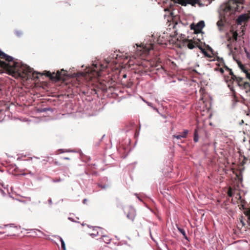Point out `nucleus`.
I'll use <instances>...</instances> for the list:
<instances>
[{"instance_id": "nucleus-1", "label": "nucleus", "mask_w": 250, "mask_h": 250, "mask_svg": "<svg viewBox=\"0 0 250 250\" xmlns=\"http://www.w3.org/2000/svg\"><path fill=\"white\" fill-rule=\"evenodd\" d=\"M8 62V64H5L8 73L9 75L15 78L20 77H24V75L29 76L30 74L33 75L35 73L39 74L34 72L32 68L26 64L21 62H16L13 61V58L8 55L3 59Z\"/></svg>"}, {"instance_id": "nucleus-2", "label": "nucleus", "mask_w": 250, "mask_h": 250, "mask_svg": "<svg viewBox=\"0 0 250 250\" xmlns=\"http://www.w3.org/2000/svg\"><path fill=\"white\" fill-rule=\"evenodd\" d=\"M106 67H107V65L105 66L98 61H95L93 62L92 66L86 68L84 72L78 73L76 74V76H82L87 81H90L93 78L101 76V71Z\"/></svg>"}, {"instance_id": "nucleus-3", "label": "nucleus", "mask_w": 250, "mask_h": 250, "mask_svg": "<svg viewBox=\"0 0 250 250\" xmlns=\"http://www.w3.org/2000/svg\"><path fill=\"white\" fill-rule=\"evenodd\" d=\"M244 1L245 0H229L227 3L221 6L220 15L225 20H227L229 16L238 10V3L243 4Z\"/></svg>"}, {"instance_id": "nucleus-4", "label": "nucleus", "mask_w": 250, "mask_h": 250, "mask_svg": "<svg viewBox=\"0 0 250 250\" xmlns=\"http://www.w3.org/2000/svg\"><path fill=\"white\" fill-rule=\"evenodd\" d=\"M139 48L136 50L137 55L142 56L144 54L146 55L150 50L154 48V44L151 42L148 44H142V45L139 46Z\"/></svg>"}, {"instance_id": "nucleus-5", "label": "nucleus", "mask_w": 250, "mask_h": 250, "mask_svg": "<svg viewBox=\"0 0 250 250\" xmlns=\"http://www.w3.org/2000/svg\"><path fill=\"white\" fill-rule=\"evenodd\" d=\"M205 26V22L203 21H201L198 22L196 25H191V29L194 30L196 33H199L201 32L202 29Z\"/></svg>"}, {"instance_id": "nucleus-6", "label": "nucleus", "mask_w": 250, "mask_h": 250, "mask_svg": "<svg viewBox=\"0 0 250 250\" xmlns=\"http://www.w3.org/2000/svg\"><path fill=\"white\" fill-rule=\"evenodd\" d=\"M46 75L52 79L61 80L62 79V74L60 72L58 71L56 74L51 73L49 72H46Z\"/></svg>"}, {"instance_id": "nucleus-7", "label": "nucleus", "mask_w": 250, "mask_h": 250, "mask_svg": "<svg viewBox=\"0 0 250 250\" xmlns=\"http://www.w3.org/2000/svg\"><path fill=\"white\" fill-rule=\"evenodd\" d=\"M128 219L133 221L136 216V211L135 209L132 207H129L128 209V212L126 215Z\"/></svg>"}, {"instance_id": "nucleus-8", "label": "nucleus", "mask_w": 250, "mask_h": 250, "mask_svg": "<svg viewBox=\"0 0 250 250\" xmlns=\"http://www.w3.org/2000/svg\"><path fill=\"white\" fill-rule=\"evenodd\" d=\"M198 0H178L179 3L183 6L187 4L194 5L198 2Z\"/></svg>"}, {"instance_id": "nucleus-9", "label": "nucleus", "mask_w": 250, "mask_h": 250, "mask_svg": "<svg viewBox=\"0 0 250 250\" xmlns=\"http://www.w3.org/2000/svg\"><path fill=\"white\" fill-rule=\"evenodd\" d=\"M188 133V130H185L184 131L178 135H173V137L177 139H181V138H186L187 136V134Z\"/></svg>"}, {"instance_id": "nucleus-10", "label": "nucleus", "mask_w": 250, "mask_h": 250, "mask_svg": "<svg viewBox=\"0 0 250 250\" xmlns=\"http://www.w3.org/2000/svg\"><path fill=\"white\" fill-rule=\"evenodd\" d=\"M229 70L230 71L229 74L231 76V78L233 79L234 80H236L237 84L240 86L241 85V82L242 81V79L241 78H237L236 76H235L232 71L229 69Z\"/></svg>"}, {"instance_id": "nucleus-11", "label": "nucleus", "mask_w": 250, "mask_h": 250, "mask_svg": "<svg viewBox=\"0 0 250 250\" xmlns=\"http://www.w3.org/2000/svg\"><path fill=\"white\" fill-rule=\"evenodd\" d=\"M247 20V17L246 15H241L238 17L237 19V23L239 24H241V23L243 21H245Z\"/></svg>"}, {"instance_id": "nucleus-12", "label": "nucleus", "mask_w": 250, "mask_h": 250, "mask_svg": "<svg viewBox=\"0 0 250 250\" xmlns=\"http://www.w3.org/2000/svg\"><path fill=\"white\" fill-rule=\"evenodd\" d=\"M185 45L187 46L190 49H192L195 47V44L189 40H187L185 42Z\"/></svg>"}, {"instance_id": "nucleus-13", "label": "nucleus", "mask_w": 250, "mask_h": 250, "mask_svg": "<svg viewBox=\"0 0 250 250\" xmlns=\"http://www.w3.org/2000/svg\"><path fill=\"white\" fill-rule=\"evenodd\" d=\"M55 237L58 238L60 240V241H61V246H62V249H63V250H66L65 244L64 241H63L62 238L61 237L58 236V235H56Z\"/></svg>"}, {"instance_id": "nucleus-14", "label": "nucleus", "mask_w": 250, "mask_h": 250, "mask_svg": "<svg viewBox=\"0 0 250 250\" xmlns=\"http://www.w3.org/2000/svg\"><path fill=\"white\" fill-rule=\"evenodd\" d=\"M243 85L246 92H250V84L248 82H245Z\"/></svg>"}, {"instance_id": "nucleus-15", "label": "nucleus", "mask_w": 250, "mask_h": 250, "mask_svg": "<svg viewBox=\"0 0 250 250\" xmlns=\"http://www.w3.org/2000/svg\"><path fill=\"white\" fill-rule=\"evenodd\" d=\"M100 228H98V227H95L94 229H93V230L94 231H96V232H94V233H90V235L92 237H96L98 235H99V231H97V229H99Z\"/></svg>"}, {"instance_id": "nucleus-16", "label": "nucleus", "mask_w": 250, "mask_h": 250, "mask_svg": "<svg viewBox=\"0 0 250 250\" xmlns=\"http://www.w3.org/2000/svg\"><path fill=\"white\" fill-rule=\"evenodd\" d=\"M103 241L106 244H109L110 242V239L108 236L103 235Z\"/></svg>"}, {"instance_id": "nucleus-17", "label": "nucleus", "mask_w": 250, "mask_h": 250, "mask_svg": "<svg viewBox=\"0 0 250 250\" xmlns=\"http://www.w3.org/2000/svg\"><path fill=\"white\" fill-rule=\"evenodd\" d=\"M161 38H163V37H161V36H159V38L156 41H155L154 40L153 41V42H157V43L158 44H166V42L165 41H163L162 40H161Z\"/></svg>"}, {"instance_id": "nucleus-18", "label": "nucleus", "mask_w": 250, "mask_h": 250, "mask_svg": "<svg viewBox=\"0 0 250 250\" xmlns=\"http://www.w3.org/2000/svg\"><path fill=\"white\" fill-rule=\"evenodd\" d=\"M178 230L179 231V232H180L182 234V235H183V236L184 237V238L185 239H188L187 236L186 234V232L183 229H182L181 228H178Z\"/></svg>"}, {"instance_id": "nucleus-19", "label": "nucleus", "mask_w": 250, "mask_h": 250, "mask_svg": "<svg viewBox=\"0 0 250 250\" xmlns=\"http://www.w3.org/2000/svg\"><path fill=\"white\" fill-rule=\"evenodd\" d=\"M199 139V136L198 134L197 131L196 130H195L194 133V137H193V140L195 142H197L198 141Z\"/></svg>"}, {"instance_id": "nucleus-20", "label": "nucleus", "mask_w": 250, "mask_h": 250, "mask_svg": "<svg viewBox=\"0 0 250 250\" xmlns=\"http://www.w3.org/2000/svg\"><path fill=\"white\" fill-rule=\"evenodd\" d=\"M227 48L229 50V55H231L233 54V51L231 45L229 43L227 44Z\"/></svg>"}, {"instance_id": "nucleus-21", "label": "nucleus", "mask_w": 250, "mask_h": 250, "mask_svg": "<svg viewBox=\"0 0 250 250\" xmlns=\"http://www.w3.org/2000/svg\"><path fill=\"white\" fill-rule=\"evenodd\" d=\"M6 55H7V54H6L2 51L0 50V58L4 59L6 56Z\"/></svg>"}, {"instance_id": "nucleus-22", "label": "nucleus", "mask_w": 250, "mask_h": 250, "mask_svg": "<svg viewBox=\"0 0 250 250\" xmlns=\"http://www.w3.org/2000/svg\"><path fill=\"white\" fill-rule=\"evenodd\" d=\"M238 36V34L237 33V32H233V38L234 41L236 42L237 41Z\"/></svg>"}, {"instance_id": "nucleus-23", "label": "nucleus", "mask_w": 250, "mask_h": 250, "mask_svg": "<svg viewBox=\"0 0 250 250\" xmlns=\"http://www.w3.org/2000/svg\"><path fill=\"white\" fill-rule=\"evenodd\" d=\"M15 34L19 37L22 35V32L21 31L16 30L15 32Z\"/></svg>"}, {"instance_id": "nucleus-24", "label": "nucleus", "mask_w": 250, "mask_h": 250, "mask_svg": "<svg viewBox=\"0 0 250 250\" xmlns=\"http://www.w3.org/2000/svg\"><path fill=\"white\" fill-rule=\"evenodd\" d=\"M199 48L201 50V51L206 56L208 57V53L207 52V51L203 48H202V47H199Z\"/></svg>"}, {"instance_id": "nucleus-25", "label": "nucleus", "mask_w": 250, "mask_h": 250, "mask_svg": "<svg viewBox=\"0 0 250 250\" xmlns=\"http://www.w3.org/2000/svg\"><path fill=\"white\" fill-rule=\"evenodd\" d=\"M244 72L246 73L247 78L250 80V73H249L247 71L244 70Z\"/></svg>"}, {"instance_id": "nucleus-26", "label": "nucleus", "mask_w": 250, "mask_h": 250, "mask_svg": "<svg viewBox=\"0 0 250 250\" xmlns=\"http://www.w3.org/2000/svg\"><path fill=\"white\" fill-rule=\"evenodd\" d=\"M143 101L144 102H145L149 106H150V107H152V104L150 103V102H147L145 100L143 99Z\"/></svg>"}, {"instance_id": "nucleus-27", "label": "nucleus", "mask_w": 250, "mask_h": 250, "mask_svg": "<svg viewBox=\"0 0 250 250\" xmlns=\"http://www.w3.org/2000/svg\"><path fill=\"white\" fill-rule=\"evenodd\" d=\"M61 181H62V180L60 178V179H56L53 180V182L54 183H56V182H60Z\"/></svg>"}, {"instance_id": "nucleus-28", "label": "nucleus", "mask_w": 250, "mask_h": 250, "mask_svg": "<svg viewBox=\"0 0 250 250\" xmlns=\"http://www.w3.org/2000/svg\"><path fill=\"white\" fill-rule=\"evenodd\" d=\"M105 61L107 64H109L111 62V60H109L108 59H107L105 60Z\"/></svg>"}, {"instance_id": "nucleus-29", "label": "nucleus", "mask_w": 250, "mask_h": 250, "mask_svg": "<svg viewBox=\"0 0 250 250\" xmlns=\"http://www.w3.org/2000/svg\"><path fill=\"white\" fill-rule=\"evenodd\" d=\"M61 151V153H63V152H74V151L73 150H66L65 151H63L61 149L60 150Z\"/></svg>"}, {"instance_id": "nucleus-30", "label": "nucleus", "mask_w": 250, "mask_h": 250, "mask_svg": "<svg viewBox=\"0 0 250 250\" xmlns=\"http://www.w3.org/2000/svg\"><path fill=\"white\" fill-rule=\"evenodd\" d=\"M247 215H248L249 218L250 219V209L247 211Z\"/></svg>"}, {"instance_id": "nucleus-31", "label": "nucleus", "mask_w": 250, "mask_h": 250, "mask_svg": "<svg viewBox=\"0 0 250 250\" xmlns=\"http://www.w3.org/2000/svg\"><path fill=\"white\" fill-rule=\"evenodd\" d=\"M222 21H219L217 22V25L218 26H222Z\"/></svg>"}, {"instance_id": "nucleus-32", "label": "nucleus", "mask_w": 250, "mask_h": 250, "mask_svg": "<svg viewBox=\"0 0 250 250\" xmlns=\"http://www.w3.org/2000/svg\"><path fill=\"white\" fill-rule=\"evenodd\" d=\"M0 192H1V194H2L3 196H4L5 195H6V193L4 191V190H2V189H0Z\"/></svg>"}, {"instance_id": "nucleus-33", "label": "nucleus", "mask_w": 250, "mask_h": 250, "mask_svg": "<svg viewBox=\"0 0 250 250\" xmlns=\"http://www.w3.org/2000/svg\"><path fill=\"white\" fill-rule=\"evenodd\" d=\"M154 110H156L157 112H159V110L158 109L156 108V107H155L154 106H152V107H151Z\"/></svg>"}, {"instance_id": "nucleus-34", "label": "nucleus", "mask_w": 250, "mask_h": 250, "mask_svg": "<svg viewBox=\"0 0 250 250\" xmlns=\"http://www.w3.org/2000/svg\"><path fill=\"white\" fill-rule=\"evenodd\" d=\"M228 195L230 197L232 196V194L231 193V191L230 190H229V192H228Z\"/></svg>"}, {"instance_id": "nucleus-35", "label": "nucleus", "mask_w": 250, "mask_h": 250, "mask_svg": "<svg viewBox=\"0 0 250 250\" xmlns=\"http://www.w3.org/2000/svg\"><path fill=\"white\" fill-rule=\"evenodd\" d=\"M48 203L50 205L52 204V200L51 199L48 200Z\"/></svg>"}, {"instance_id": "nucleus-36", "label": "nucleus", "mask_w": 250, "mask_h": 250, "mask_svg": "<svg viewBox=\"0 0 250 250\" xmlns=\"http://www.w3.org/2000/svg\"><path fill=\"white\" fill-rule=\"evenodd\" d=\"M63 159L64 160H70V158L68 157H63Z\"/></svg>"}, {"instance_id": "nucleus-37", "label": "nucleus", "mask_w": 250, "mask_h": 250, "mask_svg": "<svg viewBox=\"0 0 250 250\" xmlns=\"http://www.w3.org/2000/svg\"><path fill=\"white\" fill-rule=\"evenodd\" d=\"M149 233H150V236H151V238H152V239H153V237H152V235H151V233L150 229H149Z\"/></svg>"}, {"instance_id": "nucleus-38", "label": "nucleus", "mask_w": 250, "mask_h": 250, "mask_svg": "<svg viewBox=\"0 0 250 250\" xmlns=\"http://www.w3.org/2000/svg\"><path fill=\"white\" fill-rule=\"evenodd\" d=\"M48 110H49V109H48V108H44L43 109H42V111H47Z\"/></svg>"}, {"instance_id": "nucleus-39", "label": "nucleus", "mask_w": 250, "mask_h": 250, "mask_svg": "<svg viewBox=\"0 0 250 250\" xmlns=\"http://www.w3.org/2000/svg\"><path fill=\"white\" fill-rule=\"evenodd\" d=\"M220 72H221L222 73H223L224 72V70H223V69L222 68H221V69H220Z\"/></svg>"}, {"instance_id": "nucleus-40", "label": "nucleus", "mask_w": 250, "mask_h": 250, "mask_svg": "<svg viewBox=\"0 0 250 250\" xmlns=\"http://www.w3.org/2000/svg\"><path fill=\"white\" fill-rule=\"evenodd\" d=\"M86 199H84V200H83V203L84 204H85V203H86Z\"/></svg>"}, {"instance_id": "nucleus-41", "label": "nucleus", "mask_w": 250, "mask_h": 250, "mask_svg": "<svg viewBox=\"0 0 250 250\" xmlns=\"http://www.w3.org/2000/svg\"><path fill=\"white\" fill-rule=\"evenodd\" d=\"M113 62L114 63H117V62H116V61H114H114H113Z\"/></svg>"}, {"instance_id": "nucleus-42", "label": "nucleus", "mask_w": 250, "mask_h": 250, "mask_svg": "<svg viewBox=\"0 0 250 250\" xmlns=\"http://www.w3.org/2000/svg\"><path fill=\"white\" fill-rule=\"evenodd\" d=\"M123 77L125 78L126 77V75L125 74L124 75Z\"/></svg>"}, {"instance_id": "nucleus-43", "label": "nucleus", "mask_w": 250, "mask_h": 250, "mask_svg": "<svg viewBox=\"0 0 250 250\" xmlns=\"http://www.w3.org/2000/svg\"><path fill=\"white\" fill-rule=\"evenodd\" d=\"M102 187V188H105V187H106V186H103V187Z\"/></svg>"}, {"instance_id": "nucleus-44", "label": "nucleus", "mask_w": 250, "mask_h": 250, "mask_svg": "<svg viewBox=\"0 0 250 250\" xmlns=\"http://www.w3.org/2000/svg\"><path fill=\"white\" fill-rule=\"evenodd\" d=\"M29 173L31 175H33V174L31 172H30Z\"/></svg>"}]
</instances>
